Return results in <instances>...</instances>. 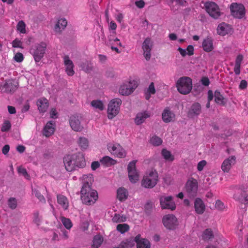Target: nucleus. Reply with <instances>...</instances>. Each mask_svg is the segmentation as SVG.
<instances>
[{"label": "nucleus", "instance_id": "338daca9", "mask_svg": "<svg viewBox=\"0 0 248 248\" xmlns=\"http://www.w3.org/2000/svg\"><path fill=\"white\" fill-rule=\"evenodd\" d=\"M9 149H10V146L9 145H5L3 148H2V153L4 154V155H6L9 151Z\"/></svg>", "mask_w": 248, "mask_h": 248}, {"label": "nucleus", "instance_id": "b1692460", "mask_svg": "<svg viewBox=\"0 0 248 248\" xmlns=\"http://www.w3.org/2000/svg\"><path fill=\"white\" fill-rule=\"evenodd\" d=\"M37 105L40 112H45L46 111L48 107L49 103L48 100L46 98L42 97L38 100L37 102Z\"/></svg>", "mask_w": 248, "mask_h": 248}, {"label": "nucleus", "instance_id": "79ce46f5", "mask_svg": "<svg viewBox=\"0 0 248 248\" xmlns=\"http://www.w3.org/2000/svg\"><path fill=\"white\" fill-rule=\"evenodd\" d=\"M91 105L95 108H98L100 110L104 109V105L102 101L98 100H94L91 102Z\"/></svg>", "mask_w": 248, "mask_h": 248}, {"label": "nucleus", "instance_id": "c85d7f7f", "mask_svg": "<svg viewBox=\"0 0 248 248\" xmlns=\"http://www.w3.org/2000/svg\"><path fill=\"white\" fill-rule=\"evenodd\" d=\"M58 203L64 209H67L69 206V202L67 198L62 195H57Z\"/></svg>", "mask_w": 248, "mask_h": 248}, {"label": "nucleus", "instance_id": "ea45409f", "mask_svg": "<svg viewBox=\"0 0 248 248\" xmlns=\"http://www.w3.org/2000/svg\"><path fill=\"white\" fill-rule=\"evenodd\" d=\"M129 226L127 224H119L117 225V230L121 233H124L129 230Z\"/></svg>", "mask_w": 248, "mask_h": 248}, {"label": "nucleus", "instance_id": "bb28decb", "mask_svg": "<svg viewBox=\"0 0 248 248\" xmlns=\"http://www.w3.org/2000/svg\"><path fill=\"white\" fill-rule=\"evenodd\" d=\"M202 46L205 51L207 52L212 51L214 49L213 40L211 37H207L203 41Z\"/></svg>", "mask_w": 248, "mask_h": 248}, {"label": "nucleus", "instance_id": "a18cd8bd", "mask_svg": "<svg viewBox=\"0 0 248 248\" xmlns=\"http://www.w3.org/2000/svg\"><path fill=\"white\" fill-rule=\"evenodd\" d=\"M15 87L16 86H14L12 82L8 81L5 83L3 88H5V91L7 93H14Z\"/></svg>", "mask_w": 248, "mask_h": 248}, {"label": "nucleus", "instance_id": "5701e85b", "mask_svg": "<svg viewBox=\"0 0 248 248\" xmlns=\"http://www.w3.org/2000/svg\"><path fill=\"white\" fill-rule=\"evenodd\" d=\"M55 123L51 121L46 123L43 129V135L46 137L51 136L55 131Z\"/></svg>", "mask_w": 248, "mask_h": 248}, {"label": "nucleus", "instance_id": "20e7f679", "mask_svg": "<svg viewBox=\"0 0 248 248\" xmlns=\"http://www.w3.org/2000/svg\"><path fill=\"white\" fill-rule=\"evenodd\" d=\"M205 11L213 18L217 19L222 15V13L218 5L213 1H206L204 3Z\"/></svg>", "mask_w": 248, "mask_h": 248}, {"label": "nucleus", "instance_id": "a19ab883", "mask_svg": "<svg viewBox=\"0 0 248 248\" xmlns=\"http://www.w3.org/2000/svg\"><path fill=\"white\" fill-rule=\"evenodd\" d=\"M78 142L79 146L82 149H86L88 147L89 142L88 140L85 138H79Z\"/></svg>", "mask_w": 248, "mask_h": 248}, {"label": "nucleus", "instance_id": "680f3d73", "mask_svg": "<svg viewBox=\"0 0 248 248\" xmlns=\"http://www.w3.org/2000/svg\"><path fill=\"white\" fill-rule=\"evenodd\" d=\"M24 60L23 55L20 52L16 53V62H20Z\"/></svg>", "mask_w": 248, "mask_h": 248}, {"label": "nucleus", "instance_id": "7ed1b4c3", "mask_svg": "<svg viewBox=\"0 0 248 248\" xmlns=\"http://www.w3.org/2000/svg\"><path fill=\"white\" fill-rule=\"evenodd\" d=\"M176 87L178 91L182 94H187L192 88V80L188 77L180 78L176 82Z\"/></svg>", "mask_w": 248, "mask_h": 248}, {"label": "nucleus", "instance_id": "f3484780", "mask_svg": "<svg viewBox=\"0 0 248 248\" xmlns=\"http://www.w3.org/2000/svg\"><path fill=\"white\" fill-rule=\"evenodd\" d=\"M69 123L72 129L75 131H81L83 128L78 116H72L70 118Z\"/></svg>", "mask_w": 248, "mask_h": 248}, {"label": "nucleus", "instance_id": "c9c22d12", "mask_svg": "<svg viewBox=\"0 0 248 248\" xmlns=\"http://www.w3.org/2000/svg\"><path fill=\"white\" fill-rule=\"evenodd\" d=\"M42 220V217L40 215L39 212L36 211L33 213L32 221L37 226H39Z\"/></svg>", "mask_w": 248, "mask_h": 248}, {"label": "nucleus", "instance_id": "052dcab7", "mask_svg": "<svg viewBox=\"0 0 248 248\" xmlns=\"http://www.w3.org/2000/svg\"><path fill=\"white\" fill-rule=\"evenodd\" d=\"M247 85H248V83H247V81L245 80H242L240 82V83L239 86V89H240L241 90H244L247 88Z\"/></svg>", "mask_w": 248, "mask_h": 248}, {"label": "nucleus", "instance_id": "2eb2a0df", "mask_svg": "<svg viewBox=\"0 0 248 248\" xmlns=\"http://www.w3.org/2000/svg\"><path fill=\"white\" fill-rule=\"evenodd\" d=\"M162 119L164 123H169L174 122L176 119V116L169 108H166L162 112Z\"/></svg>", "mask_w": 248, "mask_h": 248}, {"label": "nucleus", "instance_id": "4468645a", "mask_svg": "<svg viewBox=\"0 0 248 248\" xmlns=\"http://www.w3.org/2000/svg\"><path fill=\"white\" fill-rule=\"evenodd\" d=\"M153 46V42L149 37H147L142 43V48L143 51V55L147 61L150 60L151 58V52Z\"/></svg>", "mask_w": 248, "mask_h": 248}, {"label": "nucleus", "instance_id": "c03bdc74", "mask_svg": "<svg viewBox=\"0 0 248 248\" xmlns=\"http://www.w3.org/2000/svg\"><path fill=\"white\" fill-rule=\"evenodd\" d=\"M26 24L23 21H20L16 25V30L19 31L21 33H26Z\"/></svg>", "mask_w": 248, "mask_h": 248}, {"label": "nucleus", "instance_id": "1a4fd4ad", "mask_svg": "<svg viewBox=\"0 0 248 248\" xmlns=\"http://www.w3.org/2000/svg\"><path fill=\"white\" fill-rule=\"evenodd\" d=\"M109 152L115 157L124 158L126 156V152L120 144L118 143H109L108 145Z\"/></svg>", "mask_w": 248, "mask_h": 248}, {"label": "nucleus", "instance_id": "0eeeda50", "mask_svg": "<svg viewBox=\"0 0 248 248\" xmlns=\"http://www.w3.org/2000/svg\"><path fill=\"white\" fill-rule=\"evenodd\" d=\"M46 44L41 42L36 44L32 49V54L36 62H39L43 58L46 49Z\"/></svg>", "mask_w": 248, "mask_h": 248}, {"label": "nucleus", "instance_id": "f257e3e1", "mask_svg": "<svg viewBox=\"0 0 248 248\" xmlns=\"http://www.w3.org/2000/svg\"><path fill=\"white\" fill-rule=\"evenodd\" d=\"M83 180V185L80 191L81 199L82 202L85 204H93L98 199V194L96 190L91 187L93 181V175H84Z\"/></svg>", "mask_w": 248, "mask_h": 248}, {"label": "nucleus", "instance_id": "de8ad7c7", "mask_svg": "<svg viewBox=\"0 0 248 248\" xmlns=\"http://www.w3.org/2000/svg\"><path fill=\"white\" fill-rule=\"evenodd\" d=\"M112 220L114 223L124 222L126 221V218L123 216L115 214L113 217Z\"/></svg>", "mask_w": 248, "mask_h": 248}, {"label": "nucleus", "instance_id": "7c9ffc66", "mask_svg": "<svg viewBox=\"0 0 248 248\" xmlns=\"http://www.w3.org/2000/svg\"><path fill=\"white\" fill-rule=\"evenodd\" d=\"M233 198L241 203H247L248 202V195L245 193L235 194Z\"/></svg>", "mask_w": 248, "mask_h": 248}, {"label": "nucleus", "instance_id": "39448f33", "mask_svg": "<svg viewBox=\"0 0 248 248\" xmlns=\"http://www.w3.org/2000/svg\"><path fill=\"white\" fill-rule=\"evenodd\" d=\"M158 180L157 172L155 170H151L148 174L143 177L141 185L145 188H151L156 185Z\"/></svg>", "mask_w": 248, "mask_h": 248}, {"label": "nucleus", "instance_id": "603ef678", "mask_svg": "<svg viewBox=\"0 0 248 248\" xmlns=\"http://www.w3.org/2000/svg\"><path fill=\"white\" fill-rule=\"evenodd\" d=\"M10 127H11L10 123L9 121H6L3 124V125L1 128V130L3 132H6V131H7L8 130H9V129L10 128Z\"/></svg>", "mask_w": 248, "mask_h": 248}, {"label": "nucleus", "instance_id": "09e8293b", "mask_svg": "<svg viewBox=\"0 0 248 248\" xmlns=\"http://www.w3.org/2000/svg\"><path fill=\"white\" fill-rule=\"evenodd\" d=\"M61 220L67 229L69 230L72 227V223L70 219L62 217L61 218Z\"/></svg>", "mask_w": 248, "mask_h": 248}, {"label": "nucleus", "instance_id": "4c0bfd02", "mask_svg": "<svg viewBox=\"0 0 248 248\" xmlns=\"http://www.w3.org/2000/svg\"><path fill=\"white\" fill-rule=\"evenodd\" d=\"M161 154L164 158L167 160L172 161L174 159V156L171 155L170 152L165 149L162 150Z\"/></svg>", "mask_w": 248, "mask_h": 248}, {"label": "nucleus", "instance_id": "a211bd4d", "mask_svg": "<svg viewBox=\"0 0 248 248\" xmlns=\"http://www.w3.org/2000/svg\"><path fill=\"white\" fill-rule=\"evenodd\" d=\"M136 87H133L130 82L124 83L121 86L119 93L123 95H128L132 93Z\"/></svg>", "mask_w": 248, "mask_h": 248}, {"label": "nucleus", "instance_id": "8fccbe9b", "mask_svg": "<svg viewBox=\"0 0 248 248\" xmlns=\"http://www.w3.org/2000/svg\"><path fill=\"white\" fill-rule=\"evenodd\" d=\"M34 194L35 196L37 197V198L42 203L46 202V199L44 196L41 194L40 192L36 190H34L33 191Z\"/></svg>", "mask_w": 248, "mask_h": 248}, {"label": "nucleus", "instance_id": "6e6d98bb", "mask_svg": "<svg viewBox=\"0 0 248 248\" xmlns=\"http://www.w3.org/2000/svg\"><path fill=\"white\" fill-rule=\"evenodd\" d=\"M206 165V161L205 160H202L200 161L197 165V169L199 171H202L204 167Z\"/></svg>", "mask_w": 248, "mask_h": 248}, {"label": "nucleus", "instance_id": "c756f323", "mask_svg": "<svg viewBox=\"0 0 248 248\" xmlns=\"http://www.w3.org/2000/svg\"><path fill=\"white\" fill-rule=\"evenodd\" d=\"M243 59V56L242 55H238L236 57L234 67V72L237 75H238L240 74L241 64Z\"/></svg>", "mask_w": 248, "mask_h": 248}, {"label": "nucleus", "instance_id": "774afa93", "mask_svg": "<svg viewBox=\"0 0 248 248\" xmlns=\"http://www.w3.org/2000/svg\"><path fill=\"white\" fill-rule=\"evenodd\" d=\"M57 115V112L55 108H52L50 112V116L52 118H54Z\"/></svg>", "mask_w": 248, "mask_h": 248}, {"label": "nucleus", "instance_id": "4d7b16f0", "mask_svg": "<svg viewBox=\"0 0 248 248\" xmlns=\"http://www.w3.org/2000/svg\"><path fill=\"white\" fill-rule=\"evenodd\" d=\"M216 208L220 210H222L224 208L223 203L220 200H217L215 204Z\"/></svg>", "mask_w": 248, "mask_h": 248}, {"label": "nucleus", "instance_id": "9b49d317", "mask_svg": "<svg viewBox=\"0 0 248 248\" xmlns=\"http://www.w3.org/2000/svg\"><path fill=\"white\" fill-rule=\"evenodd\" d=\"M137 160L129 162L127 167L128 177L131 182L135 183L139 180V174L136 169Z\"/></svg>", "mask_w": 248, "mask_h": 248}, {"label": "nucleus", "instance_id": "69168bd1", "mask_svg": "<svg viewBox=\"0 0 248 248\" xmlns=\"http://www.w3.org/2000/svg\"><path fill=\"white\" fill-rule=\"evenodd\" d=\"M114 37L112 35H110L108 37V42L106 43V45L110 46L113 45V42H114Z\"/></svg>", "mask_w": 248, "mask_h": 248}, {"label": "nucleus", "instance_id": "6ab92c4d", "mask_svg": "<svg viewBox=\"0 0 248 248\" xmlns=\"http://www.w3.org/2000/svg\"><path fill=\"white\" fill-rule=\"evenodd\" d=\"M217 32L219 35L224 36L229 33H231L232 29L230 25L226 23L222 22L218 25Z\"/></svg>", "mask_w": 248, "mask_h": 248}, {"label": "nucleus", "instance_id": "e2e57ef3", "mask_svg": "<svg viewBox=\"0 0 248 248\" xmlns=\"http://www.w3.org/2000/svg\"><path fill=\"white\" fill-rule=\"evenodd\" d=\"M99 166L100 163L98 161H93L92 163L91 168L93 170H95L96 169L98 168Z\"/></svg>", "mask_w": 248, "mask_h": 248}, {"label": "nucleus", "instance_id": "cd10ccee", "mask_svg": "<svg viewBox=\"0 0 248 248\" xmlns=\"http://www.w3.org/2000/svg\"><path fill=\"white\" fill-rule=\"evenodd\" d=\"M67 22L66 19L61 18L56 24L54 30L56 32L60 33L66 27Z\"/></svg>", "mask_w": 248, "mask_h": 248}, {"label": "nucleus", "instance_id": "4be33fe9", "mask_svg": "<svg viewBox=\"0 0 248 248\" xmlns=\"http://www.w3.org/2000/svg\"><path fill=\"white\" fill-rule=\"evenodd\" d=\"M194 208L197 214H202L205 210V205L200 198H196L194 202Z\"/></svg>", "mask_w": 248, "mask_h": 248}, {"label": "nucleus", "instance_id": "37998d69", "mask_svg": "<svg viewBox=\"0 0 248 248\" xmlns=\"http://www.w3.org/2000/svg\"><path fill=\"white\" fill-rule=\"evenodd\" d=\"M17 171L20 175L23 176L26 179L29 180L30 179V176L28 173L27 171L25 168L22 166L18 167L17 169Z\"/></svg>", "mask_w": 248, "mask_h": 248}, {"label": "nucleus", "instance_id": "473e14b6", "mask_svg": "<svg viewBox=\"0 0 248 248\" xmlns=\"http://www.w3.org/2000/svg\"><path fill=\"white\" fill-rule=\"evenodd\" d=\"M100 162L103 165L109 166L115 165L117 161L108 156H105L100 160Z\"/></svg>", "mask_w": 248, "mask_h": 248}, {"label": "nucleus", "instance_id": "13d9d810", "mask_svg": "<svg viewBox=\"0 0 248 248\" xmlns=\"http://www.w3.org/2000/svg\"><path fill=\"white\" fill-rule=\"evenodd\" d=\"M202 84L205 86H208L210 84V80L208 78L206 77H202L201 79Z\"/></svg>", "mask_w": 248, "mask_h": 248}, {"label": "nucleus", "instance_id": "72a5a7b5", "mask_svg": "<svg viewBox=\"0 0 248 248\" xmlns=\"http://www.w3.org/2000/svg\"><path fill=\"white\" fill-rule=\"evenodd\" d=\"M215 101L216 103L223 106L226 104L225 98L218 91H216L215 92Z\"/></svg>", "mask_w": 248, "mask_h": 248}, {"label": "nucleus", "instance_id": "e433bc0d", "mask_svg": "<svg viewBox=\"0 0 248 248\" xmlns=\"http://www.w3.org/2000/svg\"><path fill=\"white\" fill-rule=\"evenodd\" d=\"M103 241V237L99 235L94 236L93 239V247L94 248H98Z\"/></svg>", "mask_w": 248, "mask_h": 248}, {"label": "nucleus", "instance_id": "412c9836", "mask_svg": "<svg viewBox=\"0 0 248 248\" xmlns=\"http://www.w3.org/2000/svg\"><path fill=\"white\" fill-rule=\"evenodd\" d=\"M135 242L137 244V248H150L151 244L149 241L145 238H141L140 234L135 237Z\"/></svg>", "mask_w": 248, "mask_h": 248}, {"label": "nucleus", "instance_id": "9d476101", "mask_svg": "<svg viewBox=\"0 0 248 248\" xmlns=\"http://www.w3.org/2000/svg\"><path fill=\"white\" fill-rule=\"evenodd\" d=\"M185 189L189 197H195L198 190L197 180L193 178H190L185 185Z\"/></svg>", "mask_w": 248, "mask_h": 248}, {"label": "nucleus", "instance_id": "f03ea898", "mask_svg": "<svg viewBox=\"0 0 248 248\" xmlns=\"http://www.w3.org/2000/svg\"><path fill=\"white\" fill-rule=\"evenodd\" d=\"M65 170L72 171L77 168H82L86 166V161L84 156L80 153L65 155L63 159Z\"/></svg>", "mask_w": 248, "mask_h": 248}, {"label": "nucleus", "instance_id": "49530a36", "mask_svg": "<svg viewBox=\"0 0 248 248\" xmlns=\"http://www.w3.org/2000/svg\"><path fill=\"white\" fill-rule=\"evenodd\" d=\"M150 142L154 146H157L161 144L162 140L159 137L154 136L151 138Z\"/></svg>", "mask_w": 248, "mask_h": 248}, {"label": "nucleus", "instance_id": "2f4dec72", "mask_svg": "<svg viewBox=\"0 0 248 248\" xmlns=\"http://www.w3.org/2000/svg\"><path fill=\"white\" fill-rule=\"evenodd\" d=\"M128 196L127 190L123 188L120 187L117 190V198L120 201H125Z\"/></svg>", "mask_w": 248, "mask_h": 248}, {"label": "nucleus", "instance_id": "5fc2aeb1", "mask_svg": "<svg viewBox=\"0 0 248 248\" xmlns=\"http://www.w3.org/2000/svg\"><path fill=\"white\" fill-rule=\"evenodd\" d=\"M80 67L86 72H88L91 70V67L89 66L88 62H87L81 63Z\"/></svg>", "mask_w": 248, "mask_h": 248}, {"label": "nucleus", "instance_id": "f8f14e48", "mask_svg": "<svg viewBox=\"0 0 248 248\" xmlns=\"http://www.w3.org/2000/svg\"><path fill=\"white\" fill-rule=\"evenodd\" d=\"M160 203L162 209L174 210L176 208L175 204L173 201L172 197L171 196L161 197L160 198Z\"/></svg>", "mask_w": 248, "mask_h": 248}, {"label": "nucleus", "instance_id": "ddd939ff", "mask_svg": "<svg viewBox=\"0 0 248 248\" xmlns=\"http://www.w3.org/2000/svg\"><path fill=\"white\" fill-rule=\"evenodd\" d=\"M164 226L168 229L173 230L177 225V219L173 215L165 216L162 219Z\"/></svg>", "mask_w": 248, "mask_h": 248}, {"label": "nucleus", "instance_id": "393cba45", "mask_svg": "<svg viewBox=\"0 0 248 248\" xmlns=\"http://www.w3.org/2000/svg\"><path fill=\"white\" fill-rule=\"evenodd\" d=\"M150 116V114L147 111L138 113L135 119V122L137 125L142 124L145 120Z\"/></svg>", "mask_w": 248, "mask_h": 248}, {"label": "nucleus", "instance_id": "bf43d9fd", "mask_svg": "<svg viewBox=\"0 0 248 248\" xmlns=\"http://www.w3.org/2000/svg\"><path fill=\"white\" fill-rule=\"evenodd\" d=\"M186 50L187 51V54L189 56L193 55L194 54V47L192 45L187 46Z\"/></svg>", "mask_w": 248, "mask_h": 248}, {"label": "nucleus", "instance_id": "58836bf2", "mask_svg": "<svg viewBox=\"0 0 248 248\" xmlns=\"http://www.w3.org/2000/svg\"><path fill=\"white\" fill-rule=\"evenodd\" d=\"M214 235L211 229H207L205 230L202 234V238L203 240L207 241L213 238Z\"/></svg>", "mask_w": 248, "mask_h": 248}, {"label": "nucleus", "instance_id": "3c124183", "mask_svg": "<svg viewBox=\"0 0 248 248\" xmlns=\"http://www.w3.org/2000/svg\"><path fill=\"white\" fill-rule=\"evenodd\" d=\"M8 206L12 209H16V199L15 198H10L8 200Z\"/></svg>", "mask_w": 248, "mask_h": 248}, {"label": "nucleus", "instance_id": "f704fd0d", "mask_svg": "<svg viewBox=\"0 0 248 248\" xmlns=\"http://www.w3.org/2000/svg\"><path fill=\"white\" fill-rule=\"evenodd\" d=\"M135 245V239H126L122 241L119 245L121 248H131Z\"/></svg>", "mask_w": 248, "mask_h": 248}, {"label": "nucleus", "instance_id": "aec40b11", "mask_svg": "<svg viewBox=\"0 0 248 248\" xmlns=\"http://www.w3.org/2000/svg\"><path fill=\"white\" fill-rule=\"evenodd\" d=\"M64 64L65 66V72L69 76H72L75 74V71L73 70L74 64L72 61L70 60L68 56H64Z\"/></svg>", "mask_w": 248, "mask_h": 248}, {"label": "nucleus", "instance_id": "a878e982", "mask_svg": "<svg viewBox=\"0 0 248 248\" xmlns=\"http://www.w3.org/2000/svg\"><path fill=\"white\" fill-rule=\"evenodd\" d=\"M202 107L200 103H194L192 104L188 112V115L197 116L201 113Z\"/></svg>", "mask_w": 248, "mask_h": 248}, {"label": "nucleus", "instance_id": "423d86ee", "mask_svg": "<svg viewBox=\"0 0 248 248\" xmlns=\"http://www.w3.org/2000/svg\"><path fill=\"white\" fill-rule=\"evenodd\" d=\"M122 100L119 98L112 99L109 103L108 108V117L112 119L119 112Z\"/></svg>", "mask_w": 248, "mask_h": 248}, {"label": "nucleus", "instance_id": "864d4df0", "mask_svg": "<svg viewBox=\"0 0 248 248\" xmlns=\"http://www.w3.org/2000/svg\"><path fill=\"white\" fill-rule=\"evenodd\" d=\"M147 92L149 94H155L156 91L154 82H151L150 83Z\"/></svg>", "mask_w": 248, "mask_h": 248}, {"label": "nucleus", "instance_id": "dca6fc26", "mask_svg": "<svg viewBox=\"0 0 248 248\" xmlns=\"http://www.w3.org/2000/svg\"><path fill=\"white\" fill-rule=\"evenodd\" d=\"M236 162V157L232 155L225 159L222 162L221 166L222 170L224 172H228L232 166Z\"/></svg>", "mask_w": 248, "mask_h": 248}, {"label": "nucleus", "instance_id": "6e6552de", "mask_svg": "<svg viewBox=\"0 0 248 248\" xmlns=\"http://www.w3.org/2000/svg\"><path fill=\"white\" fill-rule=\"evenodd\" d=\"M231 15L234 18L241 19L245 15V8L242 4L232 3L230 6Z\"/></svg>", "mask_w": 248, "mask_h": 248}, {"label": "nucleus", "instance_id": "0e129e2a", "mask_svg": "<svg viewBox=\"0 0 248 248\" xmlns=\"http://www.w3.org/2000/svg\"><path fill=\"white\" fill-rule=\"evenodd\" d=\"M135 5L137 7L139 8H142L144 7L145 5V2L142 0H140L135 2Z\"/></svg>", "mask_w": 248, "mask_h": 248}]
</instances>
